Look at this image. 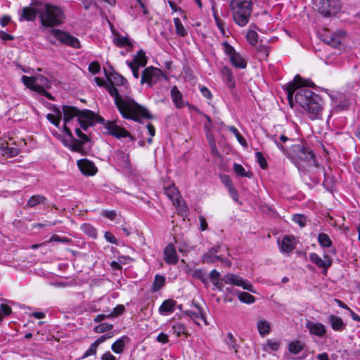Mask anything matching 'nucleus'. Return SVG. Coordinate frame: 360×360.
I'll use <instances>...</instances> for the list:
<instances>
[{"label":"nucleus","instance_id":"f257e3e1","mask_svg":"<svg viewBox=\"0 0 360 360\" xmlns=\"http://www.w3.org/2000/svg\"><path fill=\"white\" fill-rule=\"evenodd\" d=\"M105 75L108 80L106 89L109 94L114 98L115 104L124 119L131 120L140 122L141 118L152 119L149 111L143 106L139 105L130 96H122L115 87L123 86L129 89L127 80L115 71L108 72L104 69Z\"/></svg>","mask_w":360,"mask_h":360},{"label":"nucleus","instance_id":"f03ea898","mask_svg":"<svg viewBox=\"0 0 360 360\" xmlns=\"http://www.w3.org/2000/svg\"><path fill=\"white\" fill-rule=\"evenodd\" d=\"M316 85L311 79H303L296 75L292 82L286 84L285 91L290 103L295 94V101L309 114L311 119L319 118L323 110L321 97L307 87L315 88Z\"/></svg>","mask_w":360,"mask_h":360},{"label":"nucleus","instance_id":"7ed1b4c3","mask_svg":"<svg viewBox=\"0 0 360 360\" xmlns=\"http://www.w3.org/2000/svg\"><path fill=\"white\" fill-rule=\"evenodd\" d=\"M288 158L300 171H302L304 165L316 167L325 177L323 185L326 187L328 186L325 167L318 163L314 152L306 142L300 141L298 143L291 144Z\"/></svg>","mask_w":360,"mask_h":360},{"label":"nucleus","instance_id":"20e7f679","mask_svg":"<svg viewBox=\"0 0 360 360\" xmlns=\"http://www.w3.org/2000/svg\"><path fill=\"white\" fill-rule=\"evenodd\" d=\"M229 7L236 25L244 27L249 22L252 12V0H231Z\"/></svg>","mask_w":360,"mask_h":360},{"label":"nucleus","instance_id":"39448f33","mask_svg":"<svg viewBox=\"0 0 360 360\" xmlns=\"http://www.w3.org/2000/svg\"><path fill=\"white\" fill-rule=\"evenodd\" d=\"M39 18L41 25L46 27H53L63 24L65 14L60 7L46 4L44 9L39 14Z\"/></svg>","mask_w":360,"mask_h":360},{"label":"nucleus","instance_id":"423d86ee","mask_svg":"<svg viewBox=\"0 0 360 360\" xmlns=\"http://www.w3.org/2000/svg\"><path fill=\"white\" fill-rule=\"evenodd\" d=\"M62 112L63 113V121L65 124L74 118L77 117V120L89 122V124H94V112L88 110H79L76 107L70 105H63Z\"/></svg>","mask_w":360,"mask_h":360},{"label":"nucleus","instance_id":"0eeeda50","mask_svg":"<svg viewBox=\"0 0 360 360\" xmlns=\"http://www.w3.org/2000/svg\"><path fill=\"white\" fill-rule=\"evenodd\" d=\"M49 34L53 35L60 43L63 45L74 48L80 49L81 44L79 39L69 32L59 29H51Z\"/></svg>","mask_w":360,"mask_h":360},{"label":"nucleus","instance_id":"6e6552de","mask_svg":"<svg viewBox=\"0 0 360 360\" xmlns=\"http://www.w3.org/2000/svg\"><path fill=\"white\" fill-rule=\"evenodd\" d=\"M345 37L346 32L344 30H337L333 32L329 30H326L323 33L320 34V39L333 48H339L341 46Z\"/></svg>","mask_w":360,"mask_h":360},{"label":"nucleus","instance_id":"1a4fd4ad","mask_svg":"<svg viewBox=\"0 0 360 360\" xmlns=\"http://www.w3.org/2000/svg\"><path fill=\"white\" fill-rule=\"evenodd\" d=\"M341 8L340 0H320L318 11L324 17H331L340 13Z\"/></svg>","mask_w":360,"mask_h":360},{"label":"nucleus","instance_id":"9d476101","mask_svg":"<svg viewBox=\"0 0 360 360\" xmlns=\"http://www.w3.org/2000/svg\"><path fill=\"white\" fill-rule=\"evenodd\" d=\"M164 77L162 71L153 66L146 68L141 74V84H147L149 86H152L158 82L161 77Z\"/></svg>","mask_w":360,"mask_h":360},{"label":"nucleus","instance_id":"9b49d317","mask_svg":"<svg viewBox=\"0 0 360 360\" xmlns=\"http://www.w3.org/2000/svg\"><path fill=\"white\" fill-rule=\"evenodd\" d=\"M221 281H224L226 284H231L236 286H240L244 290H247L252 292H255L253 285L247 280H245L243 278L238 275L230 273L226 274L221 278Z\"/></svg>","mask_w":360,"mask_h":360},{"label":"nucleus","instance_id":"f8f14e48","mask_svg":"<svg viewBox=\"0 0 360 360\" xmlns=\"http://www.w3.org/2000/svg\"><path fill=\"white\" fill-rule=\"evenodd\" d=\"M324 259H321L316 253L311 252L309 255V259L311 263L315 264L318 268L322 269V274L327 275L328 269L333 264L332 258L328 255H323Z\"/></svg>","mask_w":360,"mask_h":360},{"label":"nucleus","instance_id":"ddd939ff","mask_svg":"<svg viewBox=\"0 0 360 360\" xmlns=\"http://www.w3.org/2000/svg\"><path fill=\"white\" fill-rule=\"evenodd\" d=\"M77 164L80 172L85 176H94L98 172V169L94 163L87 159L79 160Z\"/></svg>","mask_w":360,"mask_h":360},{"label":"nucleus","instance_id":"4468645a","mask_svg":"<svg viewBox=\"0 0 360 360\" xmlns=\"http://www.w3.org/2000/svg\"><path fill=\"white\" fill-rule=\"evenodd\" d=\"M107 128L108 129L109 134L117 139H120L122 138L127 137L129 138L131 141H134L135 140V139L127 130L115 124L112 122L109 123Z\"/></svg>","mask_w":360,"mask_h":360},{"label":"nucleus","instance_id":"2eb2a0df","mask_svg":"<svg viewBox=\"0 0 360 360\" xmlns=\"http://www.w3.org/2000/svg\"><path fill=\"white\" fill-rule=\"evenodd\" d=\"M112 158L119 167L125 169H130L131 163L129 153H127L122 150H117L115 151Z\"/></svg>","mask_w":360,"mask_h":360},{"label":"nucleus","instance_id":"dca6fc26","mask_svg":"<svg viewBox=\"0 0 360 360\" xmlns=\"http://www.w3.org/2000/svg\"><path fill=\"white\" fill-rule=\"evenodd\" d=\"M165 262L170 265H175L179 261L176 248L172 243H169L164 250Z\"/></svg>","mask_w":360,"mask_h":360},{"label":"nucleus","instance_id":"f3484780","mask_svg":"<svg viewBox=\"0 0 360 360\" xmlns=\"http://www.w3.org/2000/svg\"><path fill=\"white\" fill-rule=\"evenodd\" d=\"M41 13L40 9L37 7L26 6L22 9L19 20L34 21L38 13Z\"/></svg>","mask_w":360,"mask_h":360},{"label":"nucleus","instance_id":"a211bd4d","mask_svg":"<svg viewBox=\"0 0 360 360\" xmlns=\"http://www.w3.org/2000/svg\"><path fill=\"white\" fill-rule=\"evenodd\" d=\"M306 327L311 334L320 338L323 337L326 333L325 326L321 323H314L313 321H308L306 323Z\"/></svg>","mask_w":360,"mask_h":360},{"label":"nucleus","instance_id":"6ab92c4d","mask_svg":"<svg viewBox=\"0 0 360 360\" xmlns=\"http://www.w3.org/2000/svg\"><path fill=\"white\" fill-rule=\"evenodd\" d=\"M221 73L227 86L231 89H234L236 87V81L231 70L228 66H223L221 68Z\"/></svg>","mask_w":360,"mask_h":360},{"label":"nucleus","instance_id":"aec40b11","mask_svg":"<svg viewBox=\"0 0 360 360\" xmlns=\"http://www.w3.org/2000/svg\"><path fill=\"white\" fill-rule=\"evenodd\" d=\"M35 91L39 93V90L50 89L51 87V82L44 75H37L35 76Z\"/></svg>","mask_w":360,"mask_h":360},{"label":"nucleus","instance_id":"412c9836","mask_svg":"<svg viewBox=\"0 0 360 360\" xmlns=\"http://www.w3.org/2000/svg\"><path fill=\"white\" fill-rule=\"evenodd\" d=\"M226 290L230 292H234L238 295L239 300L245 304H252L255 301V297L246 292H240L237 290H233V288L230 289L229 288H226Z\"/></svg>","mask_w":360,"mask_h":360},{"label":"nucleus","instance_id":"4be33fe9","mask_svg":"<svg viewBox=\"0 0 360 360\" xmlns=\"http://www.w3.org/2000/svg\"><path fill=\"white\" fill-rule=\"evenodd\" d=\"M295 240L294 237L285 236L283 237L281 243H279L281 251L283 252H290L294 248L293 242Z\"/></svg>","mask_w":360,"mask_h":360},{"label":"nucleus","instance_id":"5701e85b","mask_svg":"<svg viewBox=\"0 0 360 360\" xmlns=\"http://www.w3.org/2000/svg\"><path fill=\"white\" fill-rule=\"evenodd\" d=\"M165 193L171 200H172L174 202H176L179 206H181L179 193L174 184L165 188Z\"/></svg>","mask_w":360,"mask_h":360},{"label":"nucleus","instance_id":"b1692460","mask_svg":"<svg viewBox=\"0 0 360 360\" xmlns=\"http://www.w3.org/2000/svg\"><path fill=\"white\" fill-rule=\"evenodd\" d=\"M176 302L172 299L165 300L159 307V312L160 314H167L168 313H173Z\"/></svg>","mask_w":360,"mask_h":360},{"label":"nucleus","instance_id":"393cba45","mask_svg":"<svg viewBox=\"0 0 360 360\" xmlns=\"http://www.w3.org/2000/svg\"><path fill=\"white\" fill-rule=\"evenodd\" d=\"M129 340V338L127 335L122 336L112 345L111 349L116 354H121L124 350L126 342H128Z\"/></svg>","mask_w":360,"mask_h":360},{"label":"nucleus","instance_id":"a878e982","mask_svg":"<svg viewBox=\"0 0 360 360\" xmlns=\"http://www.w3.org/2000/svg\"><path fill=\"white\" fill-rule=\"evenodd\" d=\"M328 320L334 330L342 331L345 328L346 325L341 318L335 315H330Z\"/></svg>","mask_w":360,"mask_h":360},{"label":"nucleus","instance_id":"bb28decb","mask_svg":"<svg viewBox=\"0 0 360 360\" xmlns=\"http://www.w3.org/2000/svg\"><path fill=\"white\" fill-rule=\"evenodd\" d=\"M47 198L43 195H35L30 197L27 202L26 206L28 207H34L37 205L43 204L46 205Z\"/></svg>","mask_w":360,"mask_h":360},{"label":"nucleus","instance_id":"cd10ccee","mask_svg":"<svg viewBox=\"0 0 360 360\" xmlns=\"http://www.w3.org/2000/svg\"><path fill=\"white\" fill-rule=\"evenodd\" d=\"M230 62L236 68L245 69L247 67L246 60L240 55L239 53H236L233 57H231Z\"/></svg>","mask_w":360,"mask_h":360},{"label":"nucleus","instance_id":"c85d7f7f","mask_svg":"<svg viewBox=\"0 0 360 360\" xmlns=\"http://www.w3.org/2000/svg\"><path fill=\"white\" fill-rule=\"evenodd\" d=\"M171 96L176 108H181L184 106L182 94L175 86L171 89Z\"/></svg>","mask_w":360,"mask_h":360},{"label":"nucleus","instance_id":"c756f323","mask_svg":"<svg viewBox=\"0 0 360 360\" xmlns=\"http://www.w3.org/2000/svg\"><path fill=\"white\" fill-rule=\"evenodd\" d=\"M257 326L259 335L262 337L269 334L271 332V325L264 319L259 320Z\"/></svg>","mask_w":360,"mask_h":360},{"label":"nucleus","instance_id":"7c9ffc66","mask_svg":"<svg viewBox=\"0 0 360 360\" xmlns=\"http://www.w3.org/2000/svg\"><path fill=\"white\" fill-rule=\"evenodd\" d=\"M112 33L117 36L113 39L115 45L118 47L132 46V43L127 37H120L117 32L115 33L114 31Z\"/></svg>","mask_w":360,"mask_h":360},{"label":"nucleus","instance_id":"2f4dec72","mask_svg":"<svg viewBox=\"0 0 360 360\" xmlns=\"http://www.w3.org/2000/svg\"><path fill=\"white\" fill-rule=\"evenodd\" d=\"M165 284V278L163 276L156 274L155 279L153 283L150 291L151 292H155L160 290Z\"/></svg>","mask_w":360,"mask_h":360},{"label":"nucleus","instance_id":"473e14b6","mask_svg":"<svg viewBox=\"0 0 360 360\" xmlns=\"http://www.w3.org/2000/svg\"><path fill=\"white\" fill-rule=\"evenodd\" d=\"M233 169L236 175L241 177L251 178L252 176V172L250 171H245V168L240 164L234 163Z\"/></svg>","mask_w":360,"mask_h":360},{"label":"nucleus","instance_id":"72a5a7b5","mask_svg":"<svg viewBox=\"0 0 360 360\" xmlns=\"http://www.w3.org/2000/svg\"><path fill=\"white\" fill-rule=\"evenodd\" d=\"M0 150L2 155H6L7 158H14L20 153V150L16 148L8 147L3 145L0 146Z\"/></svg>","mask_w":360,"mask_h":360},{"label":"nucleus","instance_id":"f704fd0d","mask_svg":"<svg viewBox=\"0 0 360 360\" xmlns=\"http://www.w3.org/2000/svg\"><path fill=\"white\" fill-rule=\"evenodd\" d=\"M53 111L57 114V117L53 114L49 113L46 115V118L51 123L58 127L60 122L62 112L58 108L56 107H54Z\"/></svg>","mask_w":360,"mask_h":360},{"label":"nucleus","instance_id":"c9c22d12","mask_svg":"<svg viewBox=\"0 0 360 360\" xmlns=\"http://www.w3.org/2000/svg\"><path fill=\"white\" fill-rule=\"evenodd\" d=\"M259 60H267L270 52V47L266 45L259 44L256 47Z\"/></svg>","mask_w":360,"mask_h":360},{"label":"nucleus","instance_id":"e433bc0d","mask_svg":"<svg viewBox=\"0 0 360 360\" xmlns=\"http://www.w3.org/2000/svg\"><path fill=\"white\" fill-rule=\"evenodd\" d=\"M83 232L89 237L96 239L97 238V230L90 224H83L81 226Z\"/></svg>","mask_w":360,"mask_h":360},{"label":"nucleus","instance_id":"4c0bfd02","mask_svg":"<svg viewBox=\"0 0 360 360\" xmlns=\"http://www.w3.org/2000/svg\"><path fill=\"white\" fill-rule=\"evenodd\" d=\"M224 342L230 349H233L235 353L238 352L239 346L236 344V340L234 338L231 333H227Z\"/></svg>","mask_w":360,"mask_h":360},{"label":"nucleus","instance_id":"58836bf2","mask_svg":"<svg viewBox=\"0 0 360 360\" xmlns=\"http://www.w3.org/2000/svg\"><path fill=\"white\" fill-rule=\"evenodd\" d=\"M318 242L322 248H330L332 246V241L328 234L321 233L318 235Z\"/></svg>","mask_w":360,"mask_h":360},{"label":"nucleus","instance_id":"ea45409f","mask_svg":"<svg viewBox=\"0 0 360 360\" xmlns=\"http://www.w3.org/2000/svg\"><path fill=\"white\" fill-rule=\"evenodd\" d=\"M174 23L176 34L181 37H186L188 33L181 23V20L179 18H175L174 19Z\"/></svg>","mask_w":360,"mask_h":360},{"label":"nucleus","instance_id":"a19ab883","mask_svg":"<svg viewBox=\"0 0 360 360\" xmlns=\"http://www.w3.org/2000/svg\"><path fill=\"white\" fill-rule=\"evenodd\" d=\"M134 58L136 59V65L140 68L145 67L147 64L148 60L145 55V52L142 49L137 51Z\"/></svg>","mask_w":360,"mask_h":360},{"label":"nucleus","instance_id":"79ce46f5","mask_svg":"<svg viewBox=\"0 0 360 360\" xmlns=\"http://www.w3.org/2000/svg\"><path fill=\"white\" fill-rule=\"evenodd\" d=\"M83 141L78 140L75 139V137L73 139H70V143L69 146V148L72 151L75 152H82L83 149Z\"/></svg>","mask_w":360,"mask_h":360},{"label":"nucleus","instance_id":"37998d69","mask_svg":"<svg viewBox=\"0 0 360 360\" xmlns=\"http://www.w3.org/2000/svg\"><path fill=\"white\" fill-rule=\"evenodd\" d=\"M303 349L302 344L298 341H292L288 345V350L290 353L297 354Z\"/></svg>","mask_w":360,"mask_h":360},{"label":"nucleus","instance_id":"c03bdc74","mask_svg":"<svg viewBox=\"0 0 360 360\" xmlns=\"http://www.w3.org/2000/svg\"><path fill=\"white\" fill-rule=\"evenodd\" d=\"M221 46L224 48V52L227 56H229L230 60L231 57H233V56L237 53L233 46L229 44L227 41H223L221 43Z\"/></svg>","mask_w":360,"mask_h":360},{"label":"nucleus","instance_id":"a18cd8bd","mask_svg":"<svg viewBox=\"0 0 360 360\" xmlns=\"http://www.w3.org/2000/svg\"><path fill=\"white\" fill-rule=\"evenodd\" d=\"M22 80L23 84L28 87L29 89L33 90L35 91V76L34 77H27L25 75H23L22 77Z\"/></svg>","mask_w":360,"mask_h":360},{"label":"nucleus","instance_id":"49530a36","mask_svg":"<svg viewBox=\"0 0 360 360\" xmlns=\"http://www.w3.org/2000/svg\"><path fill=\"white\" fill-rule=\"evenodd\" d=\"M271 140H272L274 143L276 144V146L278 147V148L287 157H288V153L289 152V150L287 149V148L283 144L281 143L277 139H276V135H268L267 136Z\"/></svg>","mask_w":360,"mask_h":360},{"label":"nucleus","instance_id":"de8ad7c7","mask_svg":"<svg viewBox=\"0 0 360 360\" xmlns=\"http://www.w3.org/2000/svg\"><path fill=\"white\" fill-rule=\"evenodd\" d=\"M246 38L251 46H256L258 41V34L254 30H249L247 32Z\"/></svg>","mask_w":360,"mask_h":360},{"label":"nucleus","instance_id":"09e8293b","mask_svg":"<svg viewBox=\"0 0 360 360\" xmlns=\"http://www.w3.org/2000/svg\"><path fill=\"white\" fill-rule=\"evenodd\" d=\"M172 330L173 333L176 334L177 337H180L186 333V326L181 323H176L172 326Z\"/></svg>","mask_w":360,"mask_h":360},{"label":"nucleus","instance_id":"8fccbe9b","mask_svg":"<svg viewBox=\"0 0 360 360\" xmlns=\"http://www.w3.org/2000/svg\"><path fill=\"white\" fill-rule=\"evenodd\" d=\"M113 328V325L112 324H109V323H101L98 326H96L95 328H94V331L96 333H104V332H106V331H109L111 329H112Z\"/></svg>","mask_w":360,"mask_h":360},{"label":"nucleus","instance_id":"3c124183","mask_svg":"<svg viewBox=\"0 0 360 360\" xmlns=\"http://www.w3.org/2000/svg\"><path fill=\"white\" fill-rule=\"evenodd\" d=\"M255 155L257 158V162L259 165L260 167L263 169H266L268 167V164L262 152H256Z\"/></svg>","mask_w":360,"mask_h":360},{"label":"nucleus","instance_id":"603ef678","mask_svg":"<svg viewBox=\"0 0 360 360\" xmlns=\"http://www.w3.org/2000/svg\"><path fill=\"white\" fill-rule=\"evenodd\" d=\"M230 131L236 135V137L237 138V140L238 142L243 146H247V141L240 134L238 130L235 127H231L229 128Z\"/></svg>","mask_w":360,"mask_h":360},{"label":"nucleus","instance_id":"864d4df0","mask_svg":"<svg viewBox=\"0 0 360 360\" xmlns=\"http://www.w3.org/2000/svg\"><path fill=\"white\" fill-rule=\"evenodd\" d=\"M184 314L193 319H204L203 312L200 310L199 311H193L191 310H186L184 311Z\"/></svg>","mask_w":360,"mask_h":360},{"label":"nucleus","instance_id":"5fc2aeb1","mask_svg":"<svg viewBox=\"0 0 360 360\" xmlns=\"http://www.w3.org/2000/svg\"><path fill=\"white\" fill-rule=\"evenodd\" d=\"M209 145L211 148V153L215 156L219 157L220 153L217 148L215 140L213 137H208Z\"/></svg>","mask_w":360,"mask_h":360},{"label":"nucleus","instance_id":"6e6d98bb","mask_svg":"<svg viewBox=\"0 0 360 360\" xmlns=\"http://www.w3.org/2000/svg\"><path fill=\"white\" fill-rule=\"evenodd\" d=\"M216 255H214L210 252H207L202 256V262L214 263L216 262Z\"/></svg>","mask_w":360,"mask_h":360},{"label":"nucleus","instance_id":"4d7b16f0","mask_svg":"<svg viewBox=\"0 0 360 360\" xmlns=\"http://www.w3.org/2000/svg\"><path fill=\"white\" fill-rule=\"evenodd\" d=\"M281 345L279 341H273L271 340H267L266 347L271 351H277Z\"/></svg>","mask_w":360,"mask_h":360},{"label":"nucleus","instance_id":"13d9d810","mask_svg":"<svg viewBox=\"0 0 360 360\" xmlns=\"http://www.w3.org/2000/svg\"><path fill=\"white\" fill-rule=\"evenodd\" d=\"M88 70L90 72L93 74H97L101 70V65L98 62L94 61L89 65Z\"/></svg>","mask_w":360,"mask_h":360},{"label":"nucleus","instance_id":"bf43d9fd","mask_svg":"<svg viewBox=\"0 0 360 360\" xmlns=\"http://www.w3.org/2000/svg\"><path fill=\"white\" fill-rule=\"evenodd\" d=\"M293 221L298 224L301 227L306 226V217L302 214H295L292 218Z\"/></svg>","mask_w":360,"mask_h":360},{"label":"nucleus","instance_id":"052dcab7","mask_svg":"<svg viewBox=\"0 0 360 360\" xmlns=\"http://www.w3.org/2000/svg\"><path fill=\"white\" fill-rule=\"evenodd\" d=\"M125 311V307L122 304L117 305L114 309L112 312L109 314L110 316H117L121 315Z\"/></svg>","mask_w":360,"mask_h":360},{"label":"nucleus","instance_id":"680f3d73","mask_svg":"<svg viewBox=\"0 0 360 360\" xmlns=\"http://www.w3.org/2000/svg\"><path fill=\"white\" fill-rule=\"evenodd\" d=\"M97 347L93 343L90 345L89 348L85 352L81 359H85L91 355H95L97 352Z\"/></svg>","mask_w":360,"mask_h":360},{"label":"nucleus","instance_id":"e2e57ef3","mask_svg":"<svg viewBox=\"0 0 360 360\" xmlns=\"http://www.w3.org/2000/svg\"><path fill=\"white\" fill-rule=\"evenodd\" d=\"M193 276L195 277L196 278L200 280L204 283H205L207 282L205 273L201 269L195 270Z\"/></svg>","mask_w":360,"mask_h":360},{"label":"nucleus","instance_id":"0e129e2a","mask_svg":"<svg viewBox=\"0 0 360 360\" xmlns=\"http://www.w3.org/2000/svg\"><path fill=\"white\" fill-rule=\"evenodd\" d=\"M221 181L228 189L229 188H231L233 186L232 180L229 175H226V174L221 175Z\"/></svg>","mask_w":360,"mask_h":360},{"label":"nucleus","instance_id":"69168bd1","mask_svg":"<svg viewBox=\"0 0 360 360\" xmlns=\"http://www.w3.org/2000/svg\"><path fill=\"white\" fill-rule=\"evenodd\" d=\"M0 311L4 316H8L12 313V309L6 304H1Z\"/></svg>","mask_w":360,"mask_h":360},{"label":"nucleus","instance_id":"338daca9","mask_svg":"<svg viewBox=\"0 0 360 360\" xmlns=\"http://www.w3.org/2000/svg\"><path fill=\"white\" fill-rule=\"evenodd\" d=\"M104 237L108 242H109L112 244L118 245V241H117V238L114 236V235L111 232L105 231Z\"/></svg>","mask_w":360,"mask_h":360},{"label":"nucleus","instance_id":"774afa93","mask_svg":"<svg viewBox=\"0 0 360 360\" xmlns=\"http://www.w3.org/2000/svg\"><path fill=\"white\" fill-rule=\"evenodd\" d=\"M200 91L202 95L206 98L207 99H211L212 98V94L210 91L205 86H200Z\"/></svg>","mask_w":360,"mask_h":360}]
</instances>
